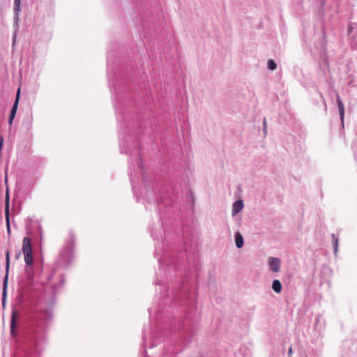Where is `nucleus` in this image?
<instances>
[{
  "label": "nucleus",
  "mask_w": 357,
  "mask_h": 357,
  "mask_svg": "<svg viewBox=\"0 0 357 357\" xmlns=\"http://www.w3.org/2000/svg\"><path fill=\"white\" fill-rule=\"evenodd\" d=\"M21 314H11L10 333L15 335V329L18 326L27 328L30 333L29 354L30 357H38L45 342V329L49 318L47 315L52 314H34L27 323H25L26 319L22 318Z\"/></svg>",
  "instance_id": "obj_1"
},
{
  "label": "nucleus",
  "mask_w": 357,
  "mask_h": 357,
  "mask_svg": "<svg viewBox=\"0 0 357 357\" xmlns=\"http://www.w3.org/2000/svg\"><path fill=\"white\" fill-rule=\"evenodd\" d=\"M22 252L24 255V261L26 264L28 266L31 265L33 263V251L31 239L29 237H24L23 238Z\"/></svg>",
  "instance_id": "obj_2"
},
{
  "label": "nucleus",
  "mask_w": 357,
  "mask_h": 357,
  "mask_svg": "<svg viewBox=\"0 0 357 357\" xmlns=\"http://www.w3.org/2000/svg\"><path fill=\"white\" fill-rule=\"evenodd\" d=\"M6 203H5V216H6V228L8 230V232L10 233V213H9V193H8V189L6 190Z\"/></svg>",
  "instance_id": "obj_3"
},
{
  "label": "nucleus",
  "mask_w": 357,
  "mask_h": 357,
  "mask_svg": "<svg viewBox=\"0 0 357 357\" xmlns=\"http://www.w3.org/2000/svg\"><path fill=\"white\" fill-rule=\"evenodd\" d=\"M268 265L271 270L275 273H278L281 268V261L279 258L270 257L268 259Z\"/></svg>",
  "instance_id": "obj_4"
},
{
  "label": "nucleus",
  "mask_w": 357,
  "mask_h": 357,
  "mask_svg": "<svg viewBox=\"0 0 357 357\" xmlns=\"http://www.w3.org/2000/svg\"><path fill=\"white\" fill-rule=\"evenodd\" d=\"M20 89H19L17 90V92L16 94V98H15V103H14L13 108L11 109V112H10V118H9V123L10 124H12L13 121L15 116L17 105H18V101H19V98H20Z\"/></svg>",
  "instance_id": "obj_5"
},
{
  "label": "nucleus",
  "mask_w": 357,
  "mask_h": 357,
  "mask_svg": "<svg viewBox=\"0 0 357 357\" xmlns=\"http://www.w3.org/2000/svg\"><path fill=\"white\" fill-rule=\"evenodd\" d=\"M337 104L338 110L340 116L341 123L342 127H344V107L342 101L341 100L340 96L337 94Z\"/></svg>",
  "instance_id": "obj_6"
},
{
  "label": "nucleus",
  "mask_w": 357,
  "mask_h": 357,
  "mask_svg": "<svg viewBox=\"0 0 357 357\" xmlns=\"http://www.w3.org/2000/svg\"><path fill=\"white\" fill-rule=\"evenodd\" d=\"M9 267H10V256H9V251H7V252H6V276H5V278H4V281H3V289H4V290L6 289V286H7L8 273V271H9Z\"/></svg>",
  "instance_id": "obj_7"
},
{
  "label": "nucleus",
  "mask_w": 357,
  "mask_h": 357,
  "mask_svg": "<svg viewBox=\"0 0 357 357\" xmlns=\"http://www.w3.org/2000/svg\"><path fill=\"white\" fill-rule=\"evenodd\" d=\"M243 207V203L241 200L236 201L233 204L232 214L234 215L237 214Z\"/></svg>",
  "instance_id": "obj_8"
},
{
  "label": "nucleus",
  "mask_w": 357,
  "mask_h": 357,
  "mask_svg": "<svg viewBox=\"0 0 357 357\" xmlns=\"http://www.w3.org/2000/svg\"><path fill=\"white\" fill-rule=\"evenodd\" d=\"M235 243L238 248H241L243 245V238L239 232L235 234Z\"/></svg>",
  "instance_id": "obj_9"
},
{
  "label": "nucleus",
  "mask_w": 357,
  "mask_h": 357,
  "mask_svg": "<svg viewBox=\"0 0 357 357\" xmlns=\"http://www.w3.org/2000/svg\"><path fill=\"white\" fill-rule=\"evenodd\" d=\"M272 289L276 293H280L282 291V284L280 280H275L272 284Z\"/></svg>",
  "instance_id": "obj_10"
},
{
  "label": "nucleus",
  "mask_w": 357,
  "mask_h": 357,
  "mask_svg": "<svg viewBox=\"0 0 357 357\" xmlns=\"http://www.w3.org/2000/svg\"><path fill=\"white\" fill-rule=\"evenodd\" d=\"M276 67H277V65L276 63H275V61L272 59H269L268 61V68L271 70H274L276 69Z\"/></svg>",
  "instance_id": "obj_11"
},
{
  "label": "nucleus",
  "mask_w": 357,
  "mask_h": 357,
  "mask_svg": "<svg viewBox=\"0 0 357 357\" xmlns=\"http://www.w3.org/2000/svg\"><path fill=\"white\" fill-rule=\"evenodd\" d=\"M15 10L18 13L20 10V0H14Z\"/></svg>",
  "instance_id": "obj_12"
},
{
  "label": "nucleus",
  "mask_w": 357,
  "mask_h": 357,
  "mask_svg": "<svg viewBox=\"0 0 357 357\" xmlns=\"http://www.w3.org/2000/svg\"><path fill=\"white\" fill-rule=\"evenodd\" d=\"M333 248L335 253L337 251V243H338V239L335 238V235L333 234Z\"/></svg>",
  "instance_id": "obj_13"
},
{
  "label": "nucleus",
  "mask_w": 357,
  "mask_h": 357,
  "mask_svg": "<svg viewBox=\"0 0 357 357\" xmlns=\"http://www.w3.org/2000/svg\"><path fill=\"white\" fill-rule=\"evenodd\" d=\"M146 341H147L146 335V334L144 333H143V334H142V342H143V347H144V350H146ZM145 351V353H146V351Z\"/></svg>",
  "instance_id": "obj_14"
},
{
  "label": "nucleus",
  "mask_w": 357,
  "mask_h": 357,
  "mask_svg": "<svg viewBox=\"0 0 357 357\" xmlns=\"http://www.w3.org/2000/svg\"><path fill=\"white\" fill-rule=\"evenodd\" d=\"M156 314H150V319L152 320L156 319Z\"/></svg>",
  "instance_id": "obj_15"
},
{
  "label": "nucleus",
  "mask_w": 357,
  "mask_h": 357,
  "mask_svg": "<svg viewBox=\"0 0 357 357\" xmlns=\"http://www.w3.org/2000/svg\"><path fill=\"white\" fill-rule=\"evenodd\" d=\"M291 354H292V347H290L289 348V349H288V355H289V356H291Z\"/></svg>",
  "instance_id": "obj_16"
},
{
  "label": "nucleus",
  "mask_w": 357,
  "mask_h": 357,
  "mask_svg": "<svg viewBox=\"0 0 357 357\" xmlns=\"http://www.w3.org/2000/svg\"><path fill=\"white\" fill-rule=\"evenodd\" d=\"M155 347V342H154V341H153V342H151V345H150V347H150V348H153V347Z\"/></svg>",
  "instance_id": "obj_17"
},
{
  "label": "nucleus",
  "mask_w": 357,
  "mask_h": 357,
  "mask_svg": "<svg viewBox=\"0 0 357 357\" xmlns=\"http://www.w3.org/2000/svg\"><path fill=\"white\" fill-rule=\"evenodd\" d=\"M151 338L153 339L154 338V335H153V332L151 331Z\"/></svg>",
  "instance_id": "obj_18"
},
{
  "label": "nucleus",
  "mask_w": 357,
  "mask_h": 357,
  "mask_svg": "<svg viewBox=\"0 0 357 357\" xmlns=\"http://www.w3.org/2000/svg\"><path fill=\"white\" fill-rule=\"evenodd\" d=\"M264 127L266 128V119L264 120Z\"/></svg>",
  "instance_id": "obj_19"
},
{
  "label": "nucleus",
  "mask_w": 357,
  "mask_h": 357,
  "mask_svg": "<svg viewBox=\"0 0 357 357\" xmlns=\"http://www.w3.org/2000/svg\"><path fill=\"white\" fill-rule=\"evenodd\" d=\"M191 341H192V340L190 339V340L187 341V343L188 344V343L191 342Z\"/></svg>",
  "instance_id": "obj_20"
}]
</instances>
